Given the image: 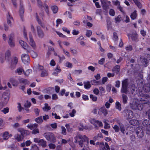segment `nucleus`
Masks as SVG:
<instances>
[{
	"label": "nucleus",
	"mask_w": 150,
	"mask_h": 150,
	"mask_svg": "<svg viewBox=\"0 0 150 150\" xmlns=\"http://www.w3.org/2000/svg\"><path fill=\"white\" fill-rule=\"evenodd\" d=\"M142 104L141 100L139 102L138 99L136 98H134L131 99L129 103V105L132 110H141L143 107V105Z\"/></svg>",
	"instance_id": "obj_1"
},
{
	"label": "nucleus",
	"mask_w": 150,
	"mask_h": 150,
	"mask_svg": "<svg viewBox=\"0 0 150 150\" xmlns=\"http://www.w3.org/2000/svg\"><path fill=\"white\" fill-rule=\"evenodd\" d=\"M43 136L47 141L55 143L56 142V137L53 133L47 132L44 134Z\"/></svg>",
	"instance_id": "obj_2"
},
{
	"label": "nucleus",
	"mask_w": 150,
	"mask_h": 150,
	"mask_svg": "<svg viewBox=\"0 0 150 150\" xmlns=\"http://www.w3.org/2000/svg\"><path fill=\"white\" fill-rule=\"evenodd\" d=\"M79 138L80 139H81V140L79 141V145L81 147H82L83 146L82 143L83 142H86L87 141H89L88 139L85 135H82L79 134L76 137V141L75 143H77V138Z\"/></svg>",
	"instance_id": "obj_3"
},
{
	"label": "nucleus",
	"mask_w": 150,
	"mask_h": 150,
	"mask_svg": "<svg viewBox=\"0 0 150 150\" xmlns=\"http://www.w3.org/2000/svg\"><path fill=\"white\" fill-rule=\"evenodd\" d=\"M142 98H141V103L142 104H148L150 106V97L147 94H143L142 95Z\"/></svg>",
	"instance_id": "obj_4"
},
{
	"label": "nucleus",
	"mask_w": 150,
	"mask_h": 150,
	"mask_svg": "<svg viewBox=\"0 0 150 150\" xmlns=\"http://www.w3.org/2000/svg\"><path fill=\"white\" fill-rule=\"evenodd\" d=\"M123 113L124 115L127 119H131L133 117V112L130 110H125Z\"/></svg>",
	"instance_id": "obj_5"
},
{
	"label": "nucleus",
	"mask_w": 150,
	"mask_h": 150,
	"mask_svg": "<svg viewBox=\"0 0 150 150\" xmlns=\"http://www.w3.org/2000/svg\"><path fill=\"white\" fill-rule=\"evenodd\" d=\"M34 142L38 143V145H41L42 147H45L47 146V142L43 139H40L38 138H35L34 139Z\"/></svg>",
	"instance_id": "obj_6"
},
{
	"label": "nucleus",
	"mask_w": 150,
	"mask_h": 150,
	"mask_svg": "<svg viewBox=\"0 0 150 150\" xmlns=\"http://www.w3.org/2000/svg\"><path fill=\"white\" fill-rule=\"evenodd\" d=\"M89 121L96 128L103 126V124L101 122L95 119H90Z\"/></svg>",
	"instance_id": "obj_7"
},
{
	"label": "nucleus",
	"mask_w": 150,
	"mask_h": 150,
	"mask_svg": "<svg viewBox=\"0 0 150 150\" xmlns=\"http://www.w3.org/2000/svg\"><path fill=\"white\" fill-rule=\"evenodd\" d=\"M136 132L138 137L142 138L144 136V133L143 129L140 127H137L136 129Z\"/></svg>",
	"instance_id": "obj_8"
},
{
	"label": "nucleus",
	"mask_w": 150,
	"mask_h": 150,
	"mask_svg": "<svg viewBox=\"0 0 150 150\" xmlns=\"http://www.w3.org/2000/svg\"><path fill=\"white\" fill-rule=\"evenodd\" d=\"M22 60L25 64H28L30 61L29 56L26 54H23L21 56Z\"/></svg>",
	"instance_id": "obj_9"
},
{
	"label": "nucleus",
	"mask_w": 150,
	"mask_h": 150,
	"mask_svg": "<svg viewBox=\"0 0 150 150\" xmlns=\"http://www.w3.org/2000/svg\"><path fill=\"white\" fill-rule=\"evenodd\" d=\"M100 150H110V147L107 142H105V145L103 143L100 144Z\"/></svg>",
	"instance_id": "obj_10"
},
{
	"label": "nucleus",
	"mask_w": 150,
	"mask_h": 150,
	"mask_svg": "<svg viewBox=\"0 0 150 150\" xmlns=\"http://www.w3.org/2000/svg\"><path fill=\"white\" fill-rule=\"evenodd\" d=\"M37 33L38 37L40 38H43L44 36V33L40 26L37 27Z\"/></svg>",
	"instance_id": "obj_11"
},
{
	"label": "nucleus",
	"mask_w": 150,
	"mask_h": 150,
	"mask_svg": "<svg viewBox=\"0 0 150 150\" xmlns=\"http://www.w3.org/2000/svg\"><path fill=\"white\" fill-rule=\"evenodd\" d=\"M19 43L21 46L27 51L30 48V47L26 42L23 40L19 41Z\"/></svg>",
	"instance_id": "obj_12"
},
{
	"label": "nucleus",
	"mask_w": 150,
	"mask_h": 150,
	"mask_svg": "<svg viewBox=\"0 0 150 150\" xmlns=\"http://www.w3.org/2000/svg\"><path fill=\"white\" fill-rule=\"evenodd\" d=\"M13 34H11L9 36V38L8 41V43L11 47H13L15 46V44L13 40Z\"/></svg>",
	"instance_id": "obj_13"
},
{
	"label": "nucleus",
	"mask_w": 150,
	"mask_h": 150,
	"mask_svg": "<svg viewBox=\"0 0 150 150\" xmlns=\"http://www.w3.org/2000/svg\"><path fill=\"white\" fill-rule=\"evenodd\" d=\"M7 20L8 24L11 27H12V22L13 21V19L9 14V12H8V14L7 15Z\"/></svg>",
	"instance_id": "obj_14"
},
{
	"label": "nucleus",
	"mask_w": 150,
	"mask_h": 150,
	"mask_svg": "<svg viewBox=\"0 0 150 150\" xmlns=\"http://www.w3.org/2000/svg\"><path fill=\"white\" fill-rule=\"evenodd\" d=\"M29 38L30 41L29 43L30 45L33 48V49H35L36 47V44L33 40V38L32 35H30Z\"/></svg>",
	"instance_id": "obj_15"
},
{
	"label": "nucleus",
	"mask_w": 150,
	"mask_h": 150,
	"mask_svg": "<svg viewBox=\"0 0 150 150\" xmlns=\"http://www.w3.org/2000/svg\"><path fill=\"white\" fill-rule=\"evenodd\" d=\"M108 113V111L104 107L100 108L98 111V114L99 115H101L103 114L105 116Z\"/></svg>",
	"instance_id": "obj_16"
},
{
	"label": "nucleus",
	"mask_w": 150,
	"mask_h": 150,
	"mask_svg": "<svg viewBox=\"0 0 150 150\" xmlns=\"http://www.w3.org/2000/svg\"><path fill=\"white\" fill-rule=\"evenodd\" d=\"M101 2L103 5V8L106 10L108 7V4L110 3V2L107 1L106 0H100Z\"/></svg>",
	"instance_id": "obj_17"
},
{
	"label": "nucleus",
	"mask_w": 150,
	"mask_h": 150,
	"mask_svg": "<svg viewBox=\"0 0 150 150\" xmlns=\"http://www.w3.org/2000/svg\"><path fill=\"white\" fill-rule=\"evenodd\" d=\"M0 136L2 137L4 140L8 139L10 137L9 133L8 132H5L3 134H1Z\"/></svg>",
	"instance_id": "obj_18"
},
{
	"label": "nucleus",
	"mask_w": 150,
	"mask_h": 150,
	"mask_svg": "<svg viewBox=\"0 0 150 150\" xmlns=\"http://www.w3.org/2000/svg\"><path fill=\"white\" fill-rule=\"evenodd\" d=\"M18 62V59L17 58L15 57L13 58V60H12L11 64V68L12 69H13L15 67L16 65L17 64Z\"/></svg>",
	"instance_id": "obj_19"
},
{
	"label": "nucleus",
	"mask_w": 150,
	"mask_h": 150,
	"mask_svg": "<svg viewBox=\"0 0 150 150\" xmlns=\"http://www.w3.org/2000/svg\"><path fill=\"white\" fill-rule=\"evenodd\" d=\"M24 13V8L23 5L21 2H20V15L21 18L23 16Z\"/></svg>",
	"instance_id": "obj_20"
},
{
	"label": "nucleus",
	"mask_w": 150,
	"mask_h": 150,
	"mask_svg": "<svg viewBox=\"0 0 150 150\" xmlns=\"http://www.w3.org/2000/svg\"><path fill=\"white\" fill-rule=\"evenodd\" d=\"M137 88L134 85H132L131 88V91L133 95H135L137 93Z\"/></svg>",
	"instance_id": "obj_21"
},
{
	"label": "nucleus",
	"mask_w": 150,
	"mask_h": 150,
	"mask_svg": "<svg viewBox=\"0 0 150 150\" xmlns=\"http://www.w3.org/2000/svg\"><path fill=\"white\" fill-rule=\"evenodd\" d=\"M27 52L28 53H30L32 57L33 58H35L38 56V54L37 53L31 50V48L27 51Z\"/></svg>",
	"instance_id": "obj_22"
},
{
	"label": "nucleus",
	"mask_w": 150,
	"mask_h": 150,
	"mask_svg": "<svg viewBox=\"0 0 150 150\" xmlns=\"http://www.w3.org/2000/svg\"><path fill=\"white\" fill-rule=\"evenodd\" d=\"M38 126V124L36 123H35L34 124H28L27 125V127L31 130H32L37 128Z\"/></svg>",
	"instance_id": "obj_23"
},
{
	"label": "nucleus",
	"mask_w": 150,
	"mask_h": 150,
	"mask_svg": "<svg viewBox=\"0 0 150 150\" xmlns=\"http://www.w3.org/2000/svg\"><path fill=\"white\" fill-rule=\"evenodd\" d=\"M144 90L146 92H149L150 91V83H147L144 86Z\"/></svg>",
	"instance_id": "obj_24"
},
{
	"label": "nucleus",
	"mask_w": 150,
	"mask_h": 150,
	"mask_svg": "<svg viewBox=\"0 0 150 150\" xmlns=\"http://www.w3.org/2000/svg\"><path fill=\"white\" fill-rule=\"evenodd\" d=\"M61 71V69L60 67L57 65V67L54 70V71L53 73V74L55 76H57L58 75V73L60 72Z\"/></svg>",
	"instance_id": "obj_25"
},
{
	"label": "nucleus",
	"mask_w": 150,
	"mask_h": 150,
	"mask_svg": "<svg viewBox=\"0 0 150 150\" xmlns=\"http://www.w3.org/2000/svg\"><path fill=\"white\" fill-rule=\"evenodd\" d=\"M142 64L144 66L146 65L148 62V60L145 58L143 57H141L140 58Z\"/></svg>",
	"instance_id": "obj_26"
},
{
	"label": "nucleus",
	"mask_w": 150,
	"mask_h": 150,
	"mask_svg": "<svg viewBox=\"0 0 150 150\" xmlns=\"http://www.w3.org/2000/svg\"><path fill=\"white\" fill-rule=\"evenodd\" d=\"M16 139L18 141L22 140L23 138V136L21 134L19 135L18 134H16L14 136Z\"/></svg>",
	"instance_id": "obj_27"
},
{
	"label": "nucleus",
	"mask_w": 150,
	"mask_h": 150,
	"mask_svg": "<svg viewBox=\"0 0 150 150\" xmlns=\"http://www.w3.org/2000/svg\"><path fill=\"white\" fill-rule=\"evenodd\" d=\"M121 91L122 93L127 94L128 91L127 86H122Z\"/></svg>",
	"instance_id": "obj_28"
},
{
	"label": "nucleus",
	"mask_w": 150,
	"mask_h": 150,
	"mask_svg": "<svg viewBox=\"0 0 150 150\" xmlns=\"http://www.w3.org/2000/svg\"><path fill=\"white\" fill-rule=\"evenodd\" d=\"M122 103L123 104L127 103V102L128 98L127 96L124 94L122 95Z\"/></svg>",
	"instance_id": "obj_29"
},
{
	"label": "nucleus",
	"mask_w": 150,
	"mask_h": 150,
	"mask_svg": "<svg viewBox=\"0 0 150 150\" xmlns=\"http://www.w3.org/2000/svg\"><path fill=\"white\" fill-rule=\"evenodd\" d=\"M91 84L92 85H98L102 84L99 81H97L95 80H93L91 81Z\"/></svg>",
	"instance_id": "obj_30"
},
{
	"label": "nucleus",
	"mask_w": 150,
	"mask_h": 150,
	"mask_svg": "<svg viewBox=\"0 0 150 150\" xmlns=\"http://www.w3.org/2000/svg\"><path fill=\"white\" fill-rule=\"evenodd\" d=\"M142 124L144 126H148L150 125V121L147 119L144 120L143 121Z\"/></svg>",
	"instance_id": "obj_31"
},
{
	"label": "nucleus",
	"mask_w": 150,
	"mask_h": 150,
	"mask_svg": "<svg viewBox=\"0 0 150 150\" xmlns=\"http://www.w3.org/2000/svg\"><path fill=\"white\" fill-rule=\"evenodd\" d=\"M51 9L54 13H56L58 10V7L56 6H52L51 7Z\"/></svg>",
	"instance_id": "obj_32"
},
{
	"label": "nucleus",
	"mask_w": 150,
	"mask_h": 150,
	"mask_svg": "<svg viewBox=\"0 0 150 150\" xmlns=\"http://www.w3.org/2000/svg\"><path fill=\"white\" fill-rule=\"evenodd\" d=\"M135 4L139 8H141L142 7V6L139 1L138 0H132Z\"/></svg>",
	"instance_id": "obj_33"
},
{
	"label": "nucleus",
	"mask_w": 150,
	"mask_h": 150,
	"mask_svg": "<svg viewBox=\"0 0 150 150\" xmlns=\"http://www.w3.org/2000/svg\"><path fill=\"white\" fill-rule=\"evenodd\" d=\"M119 127H120V130L123 134H124L125 133L124 132L125 129V128L124 126L122 124H119Z\"/></svg>",
	"instance_id": "obj_34"
},
{
	"label": "nucleus",
	"mask_w": 150,
	"mask_h": 150,
	"mask_svg": "<svg viewBox=\"0 0 150 150\" xmlns=\"http://www.w3.org/2000/svg\"><path fill=\"white\" fill-rule=\"evenodd\" d=\"M128 79H125L122 81V86H127L128 85Z\"/></svg>",
	"instance_id": "obj_35"
},
{
	"label": "nucleus",
	"mask_w": 150,
	"mask_h": 150,
	"mask_svg": "<svg viewBox=\"0 0 150 150\" xmlns=\"http://www.w3.org/2000/svg\"><path fill=\"white\" fill-rule=\"evenodd\" d=\"M35 121L38 123H41L43 122V120L42 119V116H40L36 118L35 119Z\"/></svg>",
	"instance_id": "obj_36"
},
{
	"label": "nucleus",
	"mask_w": 150,
	"mask_h": 150,
	"mask_svg": "<svg viewBox=\"0 0 150 150\" xmlns=\"http://www.w3.org/2000/svg\"><path fill=\"white\" fill-rule=\"evenodd\" d=\"M84 87L86 89H88L90 88L91 86L89 81L87 82H84L83 83Z\"/></svg>",
	"instance_id": "obj_37"
},
{
	"label": "nucleus",
	"mask_w": 150,
	"mask_h": 150,
	"mask_svg": "<svg viewBox=\"0 0 150 150\" xmlns=\"http://www.w3.org/2000/svg\"><path fill=\"white\" fill-rule=\"evenodd\" d=\"M136 11H134L130 15V17L133 20L135 19L137 16Z\"/></svg>",
	"instance_id": "obj_38"
},
{
	"label": "nucleus",
	"mask_w": 150,
	"mask_h": 150,
	"mask_svg": "<svg viewBox=\"0 0 150 150\" xmlns=\"http://www.w3.org/2000/svg\"><path fill=\"white\" fill-rule=\"evenodd\" d=\"M2 97L4 99L7 101H8L9 99L8 94V93L4 92L2 95Z\"/></svg>",
	"instance_id": "obj_39"
},
{
	"label": "nucleus",
	"mask_w": 150,
	"mask_h": 150,
	"mask_svg": "<svg viewBox=\"0 0 150 150\" xmlns=\"http://www.w3.org/2000/svg\"><path fill=\"white\" fill-rule=\"evenodd\" d=\"M23 72L24 73V70L23 69L21 68H17L16 71V72L18 73V74L19 75H21L22 74Z\"/></svg>",
	"instance_id": "obj_40"
},
{
	"label": "nucleus",
	"mask_w": 150,
	"mask_h": 150,
	"mask_svg": "<svg viewBox=\"0 0 150 150\" xmlns=\"http://www.w3.org/2000/svg\"><path fill=\"white\" fill-rule=\"evenodd\" d=\"M89 144V141H87L86 142H83L82 145L83 147V148L84 149H88V144Z\"/></svg>",
	"instance_id": "obj_41"
},
{
	"label": "nucleus",
	"mask_w": 150,
	"mask_h": 150,
	"mask_svg": "<svg viewBox=\"0 0 150 150\" xmlns=\"http://www.w3.org/2000/svg\"><path fill=\"white\" fill-rule=\"evenodd\" d=\"M120 67L119 65H117L115 66L112 69L113 71L118 72L120 70Z\"/></svg>",
	"instance_id": "obj_42"
},
{
	"label": "nucleus",
	"mask_w": 150,
	"mask_h": 150,
	"mask_svg": "<svg viewBox=\"0 0 150 150\" xmlns=\"http://www.w3.org/2000/svg\"><path fill=\"white\" fill-rule=\"evenodd\" d=\"M45 107L43 108V109L44 111H48L50 110L51 108L50 106H48V104L47 103H45Z\"/></svg>",
	"instance_id": "obj_43"
},
{
	"label": "nucleus",
	"mask_w": 150,
	"mask_h": 150,
	"mask_svg": "<svg viewBox=\"0 0 150 150\" xmlns=\"http://www.w3.org/2000/svg\"><path fill=\"white\" fill-rule=\"evenodd\" d=\"M43 7L46 12L47 13V15L49 16H50V13L49 11V7L47 5L45 4L44 5Z\"/></svg>",
	"instance_id": "obj_44"
},
{
	"label": "nucleus",
	"mask_w": 150,
	"mask_h": 150,
	"mask_svg": "<svg viewBox=\"0 0 150 150\" xmlns=\"http://www.w3.org/2000/svg\"><path fill=\"white\" fill-rule=\"evenodd\" d=\"M21 133V134L23 137L24 136H26L27 134L28 131L26 130L21 129L20 131Z\"/></svg>",
	"instance_id": "obj_45"
},
{
	"label": "nucleus",
	"mask_w": 150,
	"mask_h": 150,
	"mask_svg": "<svg viewBox=\"0 0 150 150\" xmlns=\"http://www.w3.org/2000/svg\"><path fill=\"white\" fill-rule=\"evenodd\" d=\"M35 16H36V19H37V21L38 22V23L42 27H43V26L42 25V22H41V20L39 19L37 13H36Z\"/></svg>",
	"instance_id": "obj_46"
},
{
	"label": "nucleus",
	"mask_w": 150,
	"mask_h": 150,
	"mask_svg": "<svg viewBox=\"0 0 150 150\" xmlns=\"http://www.w3.org/2000/svg\"><path fill=\"white\" fill-rule=\"evenodd\" d=\"M48 75L47 71L45 70H43L42 71L41 74V76L42 77L47 76Z\"/></svg>",
	"instance_id": "obj_47"
},
{
	"label": "nucleus",
	"mask_w": 150,
	"mask_h": 150,
	"mask_svg": "<svg viewBox=\"0 0 150 150\" xmlns=\"http://www.w3.org/2000/svg\"><path fill=\"white\" fill-rule=\"evenodd\" d=\"M19 81L21 83H23L25 84H28V81L26 79L23 78L20 79Z\"/></svg>",
	"instance_id": "obj_48"
},
{
	"label": "nucleus",
	"mask_w": 150,
	"mask_h": 150,
	"mask_svg": "<svg viewBox=\"0 0 150 150\" xmlns=\"http://www.w3.org/2000/svg\"><path fill=\"white\" fill-rule=\"evenodd\" d=\"M32 71L31 69H28L25 72L24 71V74L25 76H28L32 72Z\"/></svg>",
	"instance_id": "obj_49"
},
{
	"label": "nucleus",
	"mask_w": 150,
	"mask_h": 150,
	"mask_svg": "<svg viewBox=\"0 0 150 150\" xmlns=\"http://www.w3.org/2000/svg\"><path fill=\"white\" fill-rule=\"evenodd\" d=\"M115 104L116 108L119 110L120 111L121 110V105L120 103L118 102H116Z\"/></svg>",
	"instance_id": "obj_50"
},
{
	"label": "nucleus",
	"mask_w": 150,
	"mask_h": 150,
	"mask_svg": "<svg viewBox=\"0 0 150 150\" xmlns=\"http://www.w3.org/2000/svg\"><path fill=\"white\" fill-rule=\"evenodd\" d=\"M122 18H121L120 15L118 16L117 17L115 18V20L116 23H119L121 20H122Z\"/></svg>",
	"instance_id": "obj_51"
},
{
	"label": "nucleus",
	"mask_w": 150,
	"mask_h": 150,
	"mask_svg": "<svg viewBox=\"0 0 150 150\" xmlns=\"http://www.w3.org/2000/svg\"><path fill=\"white\" fill-rule=\"evenodd\" d=\"M30 150H39V149L38 146L36 144H34L31 146Z\"/></svg>",
	"instance_id": "obj_52"
},
{
	"label": "nucleus",
	"mask_w": 150,
	"mask_h": 150,
	"mask_svg": "<svg viewBox=\"0 0 150 150\" xmlns=\"http://www.w3.org/2000/svg\"><path fill=\"white\" fill-rule=\"evenodd\" d=\"M137 120H129V122L131 125H135L137 124Z\"/></svg>",
	"instance_id": "obj_53"
},
{
	"label": "nucleus",
	"mask_w": 150,
	"mask_h": 150,
	"mask_svg": "<svg viewBox=\"0 0 150 150\" xmlns=\"http://www.w3.org/2000/svg\"><path fill=\"white\" fill-rule=\"evenodd\" d=\"M112 127L116 132H117L119 131L120 128L117 125H115Z\"/></svg>",
	"instance_id": "obj_54"
},
{
	"label": "nucleus",
	"mask_w": 150,
	"mask_h": 150,
	"mask_svg": "<svg viewBox=\"0 0 150 150\" xmlns=\"http://www.w3.org/2000/svg\"><path fill=\"white\" fill-rule=\"evenodd\" d=\"M61 128L62 129V134L64 135H66V130L65 128L63 126H62Z\"/></svg>",
	"instance_id": "obj_55"
},
{
	"label": "nucleus",
	"mask_w": 150,
	"mask_h": 150,
	"mask_svg": "<svg viewBox=\"0 0 150 150\" xmlns=\"http://www.w3.org/2000/svg\"><path fill=\"white\" fill-rule=\"evenodd\" d=\"M9 109L8 107H6L4 108L3 110H1V112H3L4 114L8 113L9 112Z\"/></svg>",
	"instance_id": "obj_56"
},
{
	"label": "nucleus",
	"mask_w": 150,
	"mask_h": 150,
	"mask_svg": "<svg viewBox=\"0 0 150 150\" xmlns=\"http://www.w3.org/2000/svg\"><path fill=\"white\" fill-rule=\"evenodd\" d=\"M90 97L91 99L94 101H96L97 100V97L94 96L93 95L91 94L90 95Z\"/></svg>",
	"instance_id": "obj_57"
},
{
	"label": "nucleus",
	"mask_w": 150,
	"mask_h": 150,
	"mask_svg": "<svg viewBox=\"0 0 150 150\" xmlns=\"http://www.w3.org/2000/svg\"><path fill=\"white\" fill-rule=\"evenodd\" d=\"M39 133V129L37 128L33 129L32 131V133L33 134H35Z\"/></svg>",
	"instance_id": "obj_58"
},
{
	"label": "nucleus",
	"mask_w": 150,
	"mask_h": 150,
	"mask_svg": "<svg viewBox=\"0 0 150 150\" xmlns=\"http://www.w3.org/2000/svg\"><path fill=\"white\" fill-rule=\"evenodd\" d=\"M57 24L56 26L57 27L58 25L59 24L62 23H63V21L61 19H58L56 21Z\"/></svg>",
	"instance_id": "obj_59"
},
{
	"label": "nucleus",
	"mask_w": 150,
	"mask_h": 150,
	"mask_svg": "<svg viewBox=\"0 0 150 150\" xmlns=\"http://www.w3.org/2000/svg\"><path fill=\"white\" fill-rule=\"evenodd\" d=\"M34 112L37 116H38L40 112V110L37 108H35L34 109Z\"/></svg>",
	"instance_id": "obj_60"
},
{
	"label": "nucleus",
	"mask_w": 150,
	"mask_h": 150,
	"mask_svg": "<svg viewBox=\"0 0 150 150\" xmlns=\"http://www.w3.org/2000/svg\"><path fill=\"white\" fill-rule=\"evenodd\" d=\"M109 13L110 15L111 16H114L115 15V12L114 10L113 9H111L110 10Z\"/></svg>",
	"instance_id": "obj_61"
},
{
	"label": "nucleus",
	"mask_w": 150,
	"mask_h": 150,
	"mask_svg": "<svg viewBox=\"0 0 150 150\" xmlns=\"http://www.w3.org/2000/svg\"><path fill=\"white\" fill-rule=\"evenodd\" d=\"M48 146L50 149H54L56 147L55 145L52 143L49 144H48Z\"/></svg>",
	"instance_id": "obj_62"
},
{
	"label": "nucleus",
	"mask_w": 150,
	"mask_h": 150,
	"mask_svg": "<svg viewBox=\"0 0 150 150\" xmlns=\"http://www.w3.org/2000/svg\"><path fill=\"white\" fill-rule=\"evenodd\" d=\"M132 38L133 40L136 41L137 39V33H135L133 34L132 37Z\"/></svg>",
	"instance_id": "obj_63"
},
{
	"label": "nucleus",
	"mask_w": 150,
	"mask_h": 150,
	"mask_svg": "<svg viewBox=\"0 0 150 150\" xmlns=\"http://www.w3.org/2000/svg\"><path fill=\"white\" fill-rule=\"evenodd\" d=\"M31 105V103L30 102L28 101H27L25 103L24 106L27 108L30 107Z\"/></svg>",
	"instance_id": "obj_64"
}]
</instances>
